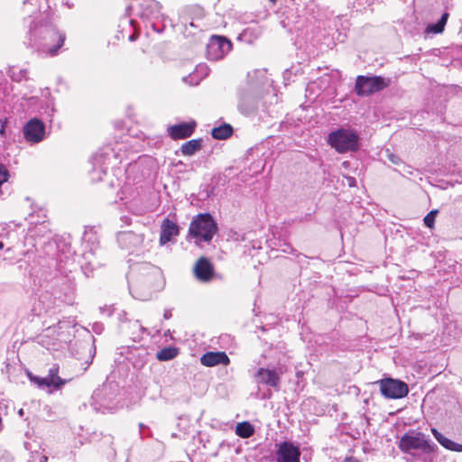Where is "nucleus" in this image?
<instances>
[{
    "label": "nucleus",
    "instance_id": "nucleus-20",
    "mask_svg": "<svg viewBox=\"0 0 462 462\" xmlns=\"http://www.w3.org/2000/svg\"><path fill=\"white\" fill-rule=\"evenodd\" d=\"M204 366L212 367L217 365H228L230 359L225 352H207L200 357Z\"/></svg>",
    "mask_w": 462,
    "mask_h": 462
},
{
    "label": "nucleus",
    "instance_id": "nucleus-35",
    "mask_svg": "<svg viewBox=\"0 0 462 462\" xmlns=\"http://www.w3.org/2000/svg\"><path fill=\"white\" fill-rule=\"evenodd\" d=\"M133 319H129L128 318V314L126 311L125 310H122L119 314H118V321H119V326H120V329L121 330H126V328L125 326L127 324H129V321H132Z\"/></svg>",
    "mask_w": 462,
    "mask_h": 462
},
{
    "label": "nucleus",
    "instance_id": "nucleus-45",
    "mask_svg": "<svg viewBox=\"0 0 462 462\" xmlns=\"http://www.w3.org/2000/svg\"><path fill=\"white\" fill-rule=\"evenodd\" d=\"M47 459H48V458H47V457H45V456H42V457H41V459H40V462H46V461H47Z\"/></svg>",
    "mask_w": 462,
    "mask_h": 462
},
{
    "label": "nucleus",
    "instance_id": "nucleus-17",
    "mask_svg": "<svg viewBox=\"0 0 462 462\" xmlns=\"http://www.w3.org/2000/svg\"><path fill=\"white\" fill-rule=\"evenodd\" d=\"M195 277L203 282H209L214 275V267L210 261L206 257H200L193 268Z\"/></svg>",
    "mask_w": 462,
    "mask_h": 462
},
{
    "label": "nucleus",
    "instance_id": "nucleus-23",
    "mask_svg": "<svg viewBox=\"0 0 462 462\" xmlns=\"http://www.w3.org/2000/svg\"><path fill=\"white\" fill-rule=\"evenodd\" d=\"M431 432L436 440L445 448L452 451H462L461 444L456 443L453 440L448 439L435 428L431 429Z\"/></svg>",
    "mask_w": 462,
    "mask_h": 462
},
{
    "label": "nucleus",
    "instance_id": "nucleus-10",
    "mask_svg": "<svg viewBox=\"0 0 462 462\" xmlns=\"http://www.w3.org/2000/svg\"><path fill=\"white\" fill-rule=\"evenodd\" d=\"M232 49V42L225 36L213 35L207 44V57L211 60L224 58Z\"/></svg>",
    "mask_w": 462,
    "mask_h": 462
},
{
    "label": "nucleus",
    "instance_id": "nucleus-7",
    "mask_svg": "<svg viewBox=\"0 0 462 462\" xmlns=\"http://www.w3.org/2000/svg\"><path fill=\"white\" fill-rule=\"evenodd\" d=\"M161 9V4L155 0H134V2L126 8V14L128 15L134 14L149 22L162 16Z\"/></svg>",
    "mask_w": 462,
    "mask_h": 462
},
{
    "label": "nucleus",
    "instance_id": "nucleus-43",
    "mask_svg": "<svg viewBox=\"0 0 462 462\" xmlns=\"http://www.w3.org/2000/svg\"><path fill=\"white\" fill-rule=\"evenodd\" d=\"M273 396V393H272V391H271V388L269 390H267L263 395V399H271Z\"/></svg>",
    "mask_w": 462,
    "mask_h": 462
},
{
    "label": "nucleus",
    "instance_id": "nucleus-42",
    "mask_svg": "<svg viewBox=\"0 0 462 462\" xmlns=\"http://www.w3.org/2000/svg\"><path fill=\"white\" fill-rule=\"evenodd\" d=\"M100 310H101L102 312L106 311V312H107V316H111V315H112V313H113V310H112V308H111V307H109V308H106V307L100 308Z\"/></svg>",
    "mask_w": 462,
    "mask_h": 462
},
{
    "label": "nucleus",
    "instance_id": "nucleus-14",
    "mask_svg": "<svg viewBox=\"0 0 462 462\" xmlns=\"http://www.w3.org/2000/svg\"><path fill=\"white\" fill-rule=\"evenodd\" d=\"M300 448L291 441H282L275 453L276 462H300Z\"/></svg>",
    "mask_w": 462,
    "mask_h": 462
},
{
    "label": "nucleus",
    "instance_id": "nucleus-24",
    "mask_svg": "<svg viewBox=\"0 0 462 462\" xmlns=\"http://www.w3.org/2000/svg\"><path fill=\"white\" fill-rule=\"evenodd\" d=\"M126 330H122L124 333L130 336V337L134 340H139L143 334L146 331V329L141 325L138 319H133L129 321V324L125 326Z\"/></svg>",
    "mask_w": 462,
    "mask_h": 462
},
{
    "label": "nucleus",
    "instance_id": "nucleus-37",
    "mask_svg": "<svg viewBox=\"0 0 462 462\" xmlns=\"http://www.w3.org/2000/svg\"><path fill=\"white\" fill-rule=\"evenodd\" d=\"M130 23L134 28V32L132 35L129 36V41L130 42H134V41H135L138 38L139 32H138L137 28L135 27L134 20V19L130 20Z\"/></svg>",
    "mask_w": 462,
    "mask_h": 462
},
{
    "label": "nucleus",
    "instance_id": "nucleus-47",
    "mask_svg": "<svg viewBox=\"0 0 462 462\" xmlns=\"http://www.w3.org/2000/svg\"><path fill=\"white\" fill-rule=\"evenodd\" d=\"M88 264L91 265V267H94V265H95V263L91 260L88 261Z\"/></svg>",
    "mask_w": 462,
    "mask_h": 462
},
{
    "label": "nucleus",
    "instance_id": "nucleus-11",
    "mask_svg": "<svg viewBox=\"0 0 462 462\" xmlns=\"http://www.w3.org/2000/svg\"><path fill=\"white\" fill-rule=\"evenodd\" d=\"M281 370L275 367H260L255 371L254 379L258 385H265L273 389L275 392H279L281 390Z\"/></svg>",
    "mask_w": 462,
    "mask_h": 462
},
{
    "label": "nucleus",
    "instance_id": "nucleus-41",
    "mask_svg": "<svg viewBox=\"0 0 462 462\" xmlns=\"http://www.w3.org/2000/svg\"><path fill=\"white\" fill-rule=\"evenodd\" d=\"M172 317L171 310L168 309L164 310L163 318L164 319H170Z\"/></svg>",
    "mask_w": 462,
    "mask_h": 462
},
{
    "label": "nucleus",
    "instance_id": "nucleus-8",
    "mask_svg": "<svg viewBox=\"0 0 462 462\" xmlns=\"http://www.w3.org/2000/svg\"><path fill=\"white\" fill-rule=\"evenodd\" d=\"M388 86V82L381 76L360 75L356 79L355 90L359 97H367L379 92Z\"/></svg>",
    "mask_w": 462,
    "mask_h": 462
},
{
    "label": "nucleus",
    "instance_id": "nucleus-33",
    "mask_svg": "<svg viewBox=\"0 0 462 462\" xmlns=\"http://www.w3.org/2000/svg\"><path fill=\"white\" fill-rule=\"evenodd\" d=\"M438 213L437 209H433L425 216L423 222L427 227L433 228Z\"/></svg>",
    "mask_w": 462,
    "mask_h": 462
},
{
    "label": "nucleus",
    "instance_id": "nucleus-25",
    "mask_svg": "<svg viewBox=\"0 0 462 462\" xmlns=\"http://www.w3.org/2000/svg\"><path fill=\"white\" fill-rule=\"evenodd\" d=\"M203 140L201 138L192 139L182 143L180 147L181 153L184 156H191L194 155L197 152H199L202 148Z\"/></svg>",
    "mask_w": 462,
    "mask_h": 462
},
{
    "label": "nucleus",
    "instance_id": "nucleus-21",
    "mask_svg": "<svg viewBox=\"0 0 462 462\" xmlns=\"http://www.w3.org/2000/svg\"><path fill=\"white\" fill-rule=\"evenodd\" d=\"M42 4L41 0H24L23 1V9L24 12L29 14L28 17L34 13V15L38 17V20L42 18L50 21L48 14H42ZM43 13H46V10H43Z\"/></svg>",
    "mask_w": 462,
    "mask_h": 462
},
{
    "label": "nucleus",
    "instance_id": "nucleus-39",
    "mask_svg": "<svg viewBox=\"0 0 462 462\" xmlns=\"http://www.w3.org/2000/svg\"><path fill=\"white\" fill-rule=\"evenodd\" d=\"M282 251L283 253L291 254L294 250L290 244H284Z\"/></svg>",
    "mask_w": 462,
    "mask_h": 462
},
{
    "label": "nucleus",
    "instance_id": "nucleus-19",
    "mask_svg": "<svg viewBox=\"0 0 462 462\" xmlns=\"http://www.w3.org/2000/svg\"><path fill=\"white\" fill-rule=\"evenodd\" d=\"M180 228L176 223L169 218H165L161 226L160 244L166 245L173 236H179Z\"/></svg>",
    "mask_w": 462,
    "mask_h": 462
},
{
    "label": "nucleus",
    "instance_id": "nucleus-31",
    "mask_svg": "<svg viewBox=\"0 0 462 462\" xmlns=\"http://www.w3.org/2000/svg\"><path fill=\"white\" fill-rule=\"evenodd\" d=\"M9 75H10L12 80L20 82L23 79H28V70L25 69H19L16 68H13L12 69H10Z\"/></svg>",
    "mask_w": 462,
    "mask_h": 462
},
{
    "label": "nucleus",
    "instance_id": "nucleus-13",
    "mask_svg": "<svg viewBox=\"0 0 462 462\" xmlns=\"http://www.w3.org/2000/svg\"><path fill=\"white\" fill-rule=\"evenodd\" d=\"M23 137L26 142L38 143L44 139L45 125L38 118L30 119L23 128Z\"/></svg>",
    "mask_w": 462,
    "mask_h": 462
},
{
    "label": "nucleus",
    "instance_id": "nucleus-53",
    "mask_svg": "<svg viewBox=\"0 0 462 462\" xmlns=\"http://www.w3.org/2000/svg\"><path fill=\"white\" fill-rule=\"evenodd\" d=\"M461 48H462V46H461Z\"/></svg>",
    "mask_w": 462,
    "mask_h": 462
},
{
    "label": "nucleus",
    "instance_id": "nucleus-6",
    "mask_svg": "<svg viewBox=\"0 0 462 462\" xmlns=\"http://www.w3.org/2000/svg\"><path fill=\"white\" fill-rule=\"evenodd\" d=\"M217 232V225L209 213L199 214L189 225V233L191 236L209 243Z\"/></svg>",
    "mask_w": 462,
    "mask_h": 462
},
{
    "label": "nucleus",
    "instance_id": "nucleus-28",
    "mask_svg": "<svg viewBox=\"0 0 462 462\" xmlns=\"http://www.w3.org/2000/svg\"><path fill=\"white\" fill-rule=\"evenodd\" d=\"M236 433L240 438L247 439L254 435V428L248 421L239 422L236 427Z\"/></svg>",
    "mask_w": 462,
    "mask_h": 462
},
{
    "label": "nucleus",
    "instance_id": "nucleus-32",
    "mask_svg": "<svg viewBox=\"0 0 462 462\" xmlns=\"http://www.w3.org/2000/svg\"><path fill=\"white\" fill-rule=\"evenodd\" d=\"M162 16L159 19H152L149 21V26L155 32L161 33L165 29V24L162 21Z\"/></svg>",
    "mask_w": 462,
    "mask_h": 462
},
{
    "label": "nucleus",
    "instance_id": "nucleus-9",
    "mask_svg": "<svg viewBox=\"0 0 462 462\" xmlns=\"http://www.w3.org/2000/svg\"><path fill=\"white\" fill-rule=\"evenodd\" d=\"M377 383H379L382 395L387 399H401L409 393L407 383L398 379L384 378L378 381Z\"/></svg>",
    "mask_w": 462,
    "mask_h": 462
},
{
    "label": "nucleus",
    "instance_id": "nucleus-15",
    "mask_svg": "<svg viewBox=\"0 0 462 462\" xmlns=\"http://www.w3.org/2000/svg\"><path fill=\"white\" fill-rule=\"evenodd\" d=\"M116 239L122 248L128 250L133 254L137 252L143 245L144 236L133 231H124L117 235Z\"/></svg>",
    "mask_w": 462,
    "mask_h": 462
},
{
    "label": "nucleus",
    "instance_id": "nucleus-18",
    "mask_svg": "<svg viewBox=\"0 0 462 462\" xmlns=\"http://www.w3.org/2000/svg\"><path fill=\"white\" fill-rule=\"evenodd\" d=\"M83 246L85 247V253L83 255L87 257L88 254H94L96 250L98 248V236L94 227L86 228L83 236Z\"/></svg>",
    "mask_w": 462,
    "mask_h": 462
},
{
    "label": "nucleus",
    "instance_id": "nucleus-44",
    "mask_svg": "<svg viewBox=\"0 0 462 462\" xmlns=\"http://www.w3.org/2000/svg\"><path fill=\"white\" fill-rule=\"evenodd\" d=\"M343 462H359V461L356 458L351 457L345 458Z\"/></svg>",
    "mask_w": 462,
    "mask_h": 462
},
{
    "label": "nucleus",
    "instance_id": "nucleus-3",
    "mask_svg": "<svg viewBox=\"0 0 462 462\" xmlns=\"http://www.w3.org/2000/svg\"><path fill=\"white\" fill-rule=\"evenodd\" d=\"M118 385L113 382L103 383L91 396V406L100 412L112 411L118 405Z\"/></svg>",
    "mask_w": 462,
    "mask_h": 462
},
{
    "label": "nucleus",
    "instance_id": "nucleus-51",
    "mask_svg": "<svg viewBox=\"0 0 462 462\" xmlns=\"http://www.w3.org/2000/svg\"><path fill=\"white\" fill-rule=\"evenodd\" d=\"M29 99H30V100H34V99H36V97H31Z\"/></svg>",
    "mask_w": 462,
    "mask_h": 462
},
{
    "label": "nucleus",
    "instance_id": "nucleus-22",
    "mask_svg": "<svg viewBox=\"0 0 462 462\" xmlns=\"http://www.w3.org/2000/svg\"><path fill=\"white\" fill-rule=\"evenodd\" d=\"M93 169L90 172L93 180H102L103 176L106 174L107 168L103 166V155L96 154L93 156Z\"/></svg>",
    "mask_w": 462,
    "mask_h": 462
},
{
    "label": "nucleus",
    "instance_id": "nucleus-4",
    "mask_svg": "<svg viewBox=\"0 0 462 462\" xmlns=\"http://www.w3.org/2000/svg\"><path fill=\"white\" fill-rule=\"evenodd\" d=\"M328 143L339 153L356 152L359 149V135L350 129L339 128L328 134Z\"/></svg>",
    "mask_w": 462,
    "mask_h": 462
},
{
    "label": "nucleus",
    "instance_id": "nucleus-29",
    "mask_svg": "<svg viewBox=\"0 0 462 462\" xmlns=\"http://www.w3.org/2000/svg\"><path fill=\"white\" fill-rule=\"evenodd\" d=\"M448 18V13L442 14L441 17L439 19V21L437 23L428 24V26L426 28V32H431V33L442 32L445 28V25L447 23Z\"/></svg>",
    "mask_w": 462,
    "mask_h": 462
},
{
    "label": "nucleus",
    "instance_id": "nucleus-49",
    "mask_svg": "<svg viewBox=\"0 0 462 462\" xmlns=\"http://www.w3.org/2000/svg\"><path fill=\"white\" fill-rule=\"evenodd\" d=\"M3 247H4V244H3V242L0 241V250L3 249Z\"/></svg>",
    "mask_w": 462,
    "mask_h": 462
},
{
    "label": "nucleus",
    "instance_id": "nucleus-38",
    "mask_svg": "<svg viewBox=\"0 0 462 462\" xmlns=\"http://www.w3.org/2000/svg\"><path fill=\"white\" fill-rule=\"evenodd\" d=\"M92 329L96 334H101L104 330V325L100 322H96L93 324Z\"/></svg>",
    "mask_w": 462,
    "mask_h": 462
},
{
    "label": "nucleus",
    "instance_id": "nucleus-16",
    "mask_svg": "<svg viewBox=\"0 0 462 462\" xmlns=\"http://www.w3.org/2000/svg\"><path fill=\"white\" fill-rule=\"evenodd\" d=\"M197 123L194 120L182 122L180 124L169 125L167 134L172 140H180L190 137L195 132Z\"/></svg>",
    "mask_w": 462,
    "mask_h": 462
},
{
    "label": "nucleus",
    "instance_id": "nucleus-40",
    "mask_svg": "<svg viewBox=\"0 0 462 462\" xmlns=\"http://www.w3.org/2000/svg\"><path fill=\"white\" fill-rule=\"evenodd\" d=\"M346 180L349 187L356 186V180L354 177H346Z\"/></svg>",
    "mask_w": 462,
    "mask_h": 462
},
{
    "label": "nucleus",
    "instance_id": "nucleus-50",
    "mask_svg": "<svg viewBox=\"0 0 462 462\" xmlns=\"http://www.w3.org/2000/svg\"><path fill=\"white\" fill-rule=\"evenodd\" d=\"M199 68H200L201 69H207V67H205V66H199Z\"/></svg>",
    "mask_w": 462,
    "mask_h": 462
},
{
    "label": "nucleus",
    "instance_id": "nucleus-46",
    "mask_svg": "<svg viewBox=\"0 0 462 462\" xmlns=\"http://www.w3.org/2000/svg\"><path fill=\"white\" fill-rule=\"evenodd\" d=\"M18 414H19V416H20V417H23V414H24L23 410V409H20V410L18 411Z\"/></svg>",
    "mask_w": 462,
    "mask_h": 462
},
{
    "label": "nucleus",
    "instance_id": "nucleus-5",
    "mask_svg": "<svg viewBox=\"0 0 462 462\" xmlns=\"http://www.w3.org/2000/svg\"><path fill=\"white\" fill-rule=\"evenodd\" d=\"M398 447L404 453H410L411 450H422L430 453L437 448L436 444L429 439L425 434L414 430H410L402 435Z\"/></svg>",
    "mask_w": 462,
    "mask_h": 462
},
{
    "label": "nucleus",
    "instance_id": "nucleus-36",
    "mask_svg": "<svg viewBox=\"0 0 462 462\" xmlns=\"http://www.w3.org/2000/svg\"><path fill=\"white\" fill-rule=\"evenodd\" d=\"M140 429V437L141 439L148 438L151 436V430L150 428L143 423L139 424Z\"/></svg>",
    "mask_w": 462,
    "mask_h": 462
},
{
    "label": "nucleus",
    "instance_id": "nucleus-48",
    "mask_svg": "<svg viewBox=\"0 0 462 462\" xmlns=\"http://www.w3.org/2000/svg\"><path fill=\"white\" fill-rule=\"evenodd\" d=\"M4 133H5V128H4V126H3V127L1 128V130H0V134H4Z\"/></svg>",
    "mask_w": 462,
    "mask_h": 462
},
{
    "label": "nucleus",
    "instance_id": "nucleus-52",
    "mask_svg": "<svg viewBox=\"0 0 462 462\" xmlns=\"http://www.w3.org/2000/svg\"><path fill=\"white\" fill-rule=\"evenodd\" d=\"M272 2H275L276 0H271Z\"/></svg>",
    "mask_w": 462,
    "mask_h": 462
},
{
    "label": "nucleus",
    "instance_id": "nucleus-12",
    "mask_svg": "<svg viewBox=\"0 0 462 462\" xmlns=\"http://www.w3.org/2000/svg\"><path fill=\"white\" fill-rule=\"evenodd\" d=\"M237 107L245 116H250L256 111L257 97L252 86L247 85L239 88Z\"/></svg>",
    "mask_w": 462,
    "mask_h": 462
},
{
    "label": "nucleus",
    "instance_id": "nucleus-34",
    "mask_svg": "<svg viewBox=\"0 0 462 462\" xmlns=\"http://www.w3.org/2000/svg\"><path fill=\"white\" fill-rule=\"evenodd\" d=\"M29 374V377L31 379L32 382H34L35 383H37L40 387H43V386H46V387H51L52 386V384L51 383H49V380H48V377H38V376H32L31 373H28Z\"/></svg>",
    "mask_w": 462,
    "mask_h": 462
},
{
    "label": "nucleus",
    "instance_id": "nucleus-30",
    "mask_svg": "<svg viewBox=\"0 0 462 462\" xmlns=\"http://www.w3.org/2000/svg\"><path fill=\"white\" fill-rule=\"evenodd\" d=\"M178 348L175 346H167L157 352L156 357L160 361H169L175 358L178 355Z\"/></svg>",
    "mask_w": 462,
    "mask_h": 462
},
{
    "label": "nucleus",
    "instance_id": "nucleus-2",
    "mask_svg": "<svg viewBox=\"0 0 462 462\" xmlns=\"http://www.w3.org/2000/svg\"><path fill=\"white\" fill-rule=\"evenodd\" d=\"M138 272L139 277L130 283V292L136 299L148 300L152 297L154 282L160 279L161 271L149 263H142Z\"/></svg>",
    "mask_w": 462,
    "mask_h": 462
},
{
    "label": "nucleus",
    "instance_id": "nucleus-27",
    "mask_svg": "<svg viewBox=\"0 0 462 462\" xmlns=\"http://www.w3.org/2000/svg\"><path fill=\"white\" fill-rule=\"evenodd\" d=\"M48 380L49 383L52 384V386L56 389L61 387L64 385L67 382H69L71 379H62L59 376V366L57 365H54L49 369L48 373Z\"/></svg>",
    "mask_w": 462,
    "mask_h": 462
},
{
    "label": "nucleus",
    "instance_id": "nucleus-1",
    "mask_svg": "<svg viewBox=\"0 0 462 462\" xmlns=\"http://www.w3.org/2000/svg\"><path fill=\"white\" fill-rule=\"evenodd\" d=\"M28 26L25 43L45 56H55L64 43L65 34L59 32L51 21L32 14L23 19Z\"/></svg>",
    "mask_w": 462,
    "mask_h": 462
},
{
    "label": "nucleus",
    "instance_id": "nucleus-26",
    "mask_svg": "<svg viewBox=\"0 0 462 462\" xmlns=\"http://www.w3.org/2000/svg\"><path fill=\"white\" fill-rule=\"evenodd\" d=\"M233 134V127L229 124H222L217 127H214L211 135L216 140H226Z\"/></svg>",
    "mask_w": 462,
    "mask_h": 462
}]
</instances>
